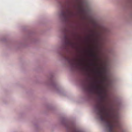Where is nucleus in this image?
Wrapping results in <instances>:
<instances>
[{
    "instance_id": "nucleus-7",
    "label": "nucleus",
    "mask_w": 132,
    "mask_h": 132,
    "mask_svg": "<svg viewBox=\"0 0 132 132\" xmlns=\"http://www.w3.org/2000/svg\"><path fill=\"white\" fill-rule=\"evenodd\" d=\"M103 107V108H104V107Z\"/></svg>"
},
{
    "instance_id": "nucleus-6",
    "label": "nucleus",
    "mask_w": 132,
    "mask_h": 132,
    "mask_svg": "<svg viewBox=\"0 0 132 132\" xmlns=\"http://www.w3.org/2000/svg\"><path fill=\"white\" fill-rule=\"evenodd\" d=\"M104 30L105 31H106V29H105L104 28Z\"/></svg>"
},
{
    "instance_id": "nucleus-1",
    "label": "nucleus",
    "mask_w": 132,
    "mask_h": 132,
    "mask_svg": "<svg viewBox=\"0 0 132 132\" xmlns=\"http://www.w3.org/2000/svg\"><path fill=\"white\" fill-rule=\"evenodd\" d=\"M96 112L101 120L105 123L109 132H117L120 128L117 117L111 108H95Z\"/></svg>"
},
{
    "instance_id": "nucleus-4",
    "label": "nucleus",
    "mask_w": 132,
    "mask_h": 132,
    "mask_svg": "<svg viewBox=\"0 0 132 132\" xmlns=\"http://www.w3.org/2000/svg\"><path fill=\"white\" fill-rule=\"evenodd\" d=\"M71 11L68 9H67L66 11H63L61 14V15L63 17H66L71 14Z\"/></svg>"
},
{
    "instance_id": "nucleus-3",
    "label": "nucleus",
    "mask_w": 132,
    "mask_h": 132,
    "mask_svg": "<svg viewBox=\"0 0 132 132\" xmlns=\"http://www.w3.org/2000/svg\"><path fill=\"white\" fill-rule=\"evenodd\" d=\"M68 60L69 63L72 67H75L76 65L77 66H80L82 65V63L80 60H78V61L75 63V62L76 61V60L75 59L68 58Z\"/></svg>"
},
{
    "instance_id": "nucleus-2",
    "label": "nucleus",
    "mask_w": 132,
    "mask_h": 132,
    "mask_svg": "<svg viewBox=\"0 0 132 132\" xmlns=\"http://www.w3.org/2000/svg\"><path fill=\"white\" fill-rule=\"evenodd\" d=\"M97 73L101 77L102 79L101 81H98L95 82L96 84L90 83L88 86H86V88L90 91L93 89H96L99 91V102L101 104H108L111 102V99L109 95L105 91L102 89V86L99 84H101L103 82L104 77L102 76V72L101 71L97 72Z\"/></svg>"
},
{
    "instance_id": "nucleus-5",
    "label": "nucleus",
    "mask_w": 132,
    "mask_h": 132,
    "mask_svg": "<svg viewBox=\"0 0 132 132\" xmlns=\"http://www.w3.org/2000/svg\"><path fill=\"white\" fill-rule=\"evenodd\" d=\"M90 56L94 57H97L96 55L93 53L92 52H91V53L90 54Z\"/></svg>"
}]
</instances>
